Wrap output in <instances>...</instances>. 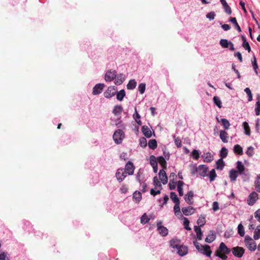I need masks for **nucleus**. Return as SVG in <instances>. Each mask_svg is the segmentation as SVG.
Returning a JSON list of instances; mask_svg holds the SVG:
<instances>
[{"mask_svg": "<svg viewBox=\"0 0 260 260\" xmlns=\"http://www.w3.org/2000/svg\"><path fill=\"white\" fill-rule=\"evenodd\" d=\"M254 216L260 222V209H258L254 213Z\"/></svg>", "mask_w": 260, "mask_h": 260, "instance_id": "774afa93", "label": "nucleus"}, {"mask_svg": "<svg viewBox=\"0 0 260 260\" xmlns=\"http://www.w3.org/2000/svg\"><path fill=\"white\" fill-rule=\"evenodd\" d=\"M125 95V92L124 89L120 90L117 93L116 99L119 101H122L123 98Z\"/></svg>", "mask_w": 260, "mask_h": 260, "instance_id": "473e14b6", "label": "nucleus"}, {"mask_svg": "<svg viewBox=\"0 0 260 260\" xmlns=\"http://www.w3.org/2000/svg\"><path fill=\"white\" fill-rule=\"evenodd\" d=\"M225 12L229 15H231L232 14V10L231 7L228 5L223 7Z\"/></svg>", "mask_w": 260, "mask_h": 260, "instance_id": "338daca9", "label": "nucleus"}, {"mask_svg": "<svg viewBox=\"0 0 260 260\" xmlns=\"http://www.w3.org/2000/svg\"><path fill=\"white\" fill-rule=\"evenodd\" d=\"M246 153L249 156H252L253 155V148L251 146L248 147Z\"/></svg>", "mask_w": 260, "mask_h": 260, "instance_id": "680f3d73", "label": "nucleus"}, {"mask_svg": "<svg viewBox=\"0 0 260 260\" xmlns=\"http://www.w3.org/2000/svg\"><path fill=\"white\" fill-rule=\"evenodd\" d=\"M159 179L163 184H166L168 182V177L165 169H161L159 171L158 174Z\"/></svg>", "mask_w": 260, "mask_h": 260, "instance_id": "9b49d317", "label": "nucleus"}, {"mask_svg": "<svg viewBox=\"0 0 260 260\" xmlns=\"http://www.w3.org/2000/svg\"><path fill=\"white\" fill-rule=\"evenodd\" d=\"M216 174L214 169L211 170L209 174L210 181H214L216 177Z\"/></svg>", "mask_w": 260, "mask_h": 260, "instance_id": "3c124183", "label": "nucleus"}, {"mask_svg": "<svg viewBox=\"0 0 260 260\" xmlns=\"http://www.w3.org/2000/svg\"><path fill=\"white\" fill-rule=\"evenodd\" d=\"M191 155L194 159L198 160L200 157L199 151L196 149L193 150L191 152Z\"/></svg>", "mask_w": 260, "mask_h": 260, "instance_id": "864d4df0", "label": "nucleus"}, {"mask_svg": "<svg viewBox=\"0 0 260 260\" xmlns=\"http://www.w3.org/2000/svg\"><path fill=\"white\" fill-rule=\"evenodd\" d=\"M193 196L194 194L193 191H189L186 194H185L184 200L187 204L191 205L192 204L191 200L193 199Z\"/></svg>", "mask_w": 260, "mask_h": 260, "instance_id": "a211bd4d", "label": "nucleus"}, {"mask_svg": "<svg viewBox=\"0 0 260 260\" xmlns=\"http://www.w3.org/2000/svg\"><path fill=\"white\" fill-rule=\"evenodd\" d=\"M142 132L143 135L147 138H150L152 136L151 131L146 125H144L142 127Z\"/></svg>", "mask_w": 260, "mask_h": 260, "instance_id": "aec40b11", "label": "nucleus"}, {"mask_svg": "<svg viewBox=\"0 0 260 260\" xmlns=\"http://www.w3.org/2000/svg\"><path fill=\"white\" fill-rule=\"evenodd\" d=\"M117 89V87L114 86H109L107 90L104 92V96L108 99L113 96L115 94Z\"/></svg>", "mask_w": 260, "mask_h": 260, "instance_id": "423d86ee", "label": "nucleus"}, {"mask_svg": "<svg viewBox=\"0 0 260 260\" xmlns=\"http://www.w3.org/2000/svg\"><path fill=\"white\" fill-rule=\"evenodd\" d=\"M228 149L225 147H222L220 152V156L221 158H225L228 155Z\"/></svg>", "mask_w": 260, "mask_h": 260, "instance_id": "a18cd8bd", "label": "nucleus"}, {"mask_svg": "<svg viewBox=\"0 0 260 260\" xmlns=\"http://www.w3.org/2000/svg\"><path fill=\"white\" fill-rule=\"evenodd\" d=\"M208 168L205 165H201L198 167V173L202 177H205Z\"/></svg>", "mask_w": 260, "mask_h": 260, "instance_id": "ddd939ff", "label": "nucleus"}, {"mask_svg": "<svg viewBox=\"0 0 260 260\" xmlns=\"http://www.w3.org/2000/svg\"><path fill=\"white\" fill-rule=\"evenodd\" d=\"M224 166V161H223L222 158L219 159L216 161V169L218 170H222L223 167Z\"/></svg>", "mask_w": 260, "mask_h": 260, "instance_id": "a19ab883", "label": "nucleus"}, {"mask_svg": "<svg viewBox=\"0 0 260 260\" xmlns=\"http://www.w3.org/2000/svg\"><path fill=\"white\" fill-rule=\"evenodd\" d=\"M255 114L257 116L260 114V102H256L255 108Z\"/></svg>", "mask_w": 260, "mask_h": 260, "instance_id": "13d9d810", "label": "nucleus"}, {"mask_svg": "<svg viewBox=\"0 0 260 260\" xmlns=\"http://www.w3.org/2000/svg\"><path fill=\"white\" fill-rule=\"evenodd\" d=\"M124 136V132L121 129H119L114 132L113 135V138L115 143L119 144L121 143Z\"/></svg>", "mask_w": 260, "mask_h": 260, "instance_id": "f03ea898", "label": "nucleus"}, {"mask_svg": "<svg viewBox=\"0 0 260 260\" xmlns=\"http://www.w3.org/2000/svg\"><path fill=\"white\" fill-rule=\"evenodd\" d=\"M245 243L248 249L251 251H254L256 248V243L249 236L245 238Z\"/></svg>", "mask_w": 260, "mask_h": 260, "instance_id": "7ed1b4c3", "label": "nucleus"}, {"mask_svg": "<svg viewBox=\"0 0 260 260\" xmlns=\"http://www.w3.org/2000/svg\"><path fill=\"white\" fill-rule=\"evenodd\" d=\"M146 84L145 83H140L139 85L138 88L140 93L143 94L145 90Z\"/></svg>", "mask_w": 260, "mask_h": 260, "instance_id": "4d7b16f0", "label": "nucleus"}, {"mask_svg": "<svg viewBox=\"0 0 260 260\" xmlns=\"http://www.w3.org/2000/svg\"><path fill=\"white\" fill-rule=\"evenodd\" d=\"M231 42H228L226 39H221L220 41V45L224 48H228L229 47V45Z\"/></svg>", "mask_w": 260, "mask_h": 260, "instance_id": "37998d69", "label": "nucleus"}, {"mask_svg": "<svg viewBox=\"0 0 260 260\" xmlns=\"http://www.w3.org/2000/svg\"><path fill=\"white\" fill-rule=\"evenodd\" d=\"M244 91L246 93V94H247L248 95V101L249 102H250L252 100V94L251 93V91L250 89L249 88H246L245 89H244Z\"/></svg>", "mask_w": 260, "mask_h": 260, "instance_id": "603ef678", "label": "nucleus"}, {"mask_svg": "<svg viewBox=\"0 0 260 260\" xmlns=\"http://www.w3.org/2000/svg\"><path fill=\"white\" fill-rule=\"evenodd\" d=\"M242 46L244 48V49L248 51V52L251 51V48L250 45L248 42H243Z\"/></svg>", "mask_w": 260, "mask_h": 260, "instance_id": "0e129e2a", "label": "nucleus"}, {"mask_svg": "<svg viewBox=\"0 0 260 260\" xmlns=\"http://www.w3.org/2000/svg\"><path fill=\"white\" fill-rule=\"evenodd\" d=\"M253 238L254 240H258L260 239V224L256 228L254 232Z\"/></svg>", "mask_w": 260, "mask_h": 260, "instance_id": "f704fd0d", "label": "nucleus"}, {"mask_svg": "<svg viewBox=\"0 0 260 260\" xmlns=\"http://www.w3.org/2000/svg\"><path fill=\"white\" fill-rule=\"evenodd\" d=\"M237 169L238 170V172H239L240 174H242V173L245 170V167L241 161H238L237 162Z\"/></svg>", "mask_w": 260, "mask_h": 260, "instance_id": "c756f323", "label": "nucleus"}, {"mask_svg": "<svg viewBox=\"0 0 260 260\" xmlns=\"http://www.w3.org/2000/svg\"><path fill=\"white\" fill-rule=\"evenodd\" d=\"M104 86V84L99 83L96 84L93 88L92 94L93 95H97L101 93L103 91Z\"/></svg>", "mask_w": 260, "mask_h": 260, "instance_id": "1a4fd4ad", "label": "nucleus"}, {"mask_svg": "<svg viewBox=\"0 0 260 260\" xmlns=\"http://www.w3.org/2000/svg\"><path fill=\"white\" fill-rule=\"evenodd\" d=\"M170 198L175 204L180 203L179 199L175 192H171L170 193Z\"/></svg>", "mask_w": 260, "mask_h": 260, "instance_id": "4c0bfd02", "label": "nucleus"}, {"mask_svg": "<svg viewBox=\"0 0 260 260\" xmlns=\"http://www.w3.org/2000/svg\"><path fill=\"white\" fill-rule=\"evenodd\" d=\"M178 254L181 256L185 255L188 253L187 247L181 245L177 249Z\"/></svg>", "mask_w": 260, "mask_h": 260, "instance_id": "2eb2a0df", "label": "nucleus"}, {"mask_svg": "<svg viewBox=\"0 0 260 260\" xmlns=\"http://www.w3.org/2000/svg\"><path fill=\"white\" fill-rule=\"evenodd\" d=\"M213 102L214 104L219 108L221 107V102L218 96H214L213 97Z\"/></svg>", "mask_w": 260, "mask_h": 260, "instance_id": "09e8293b", "label": "nucleus"}, {"mask_svg": "<svg viewBox=\"0 0 260 260\" xmlns=\"http://www.w3.org/2000/svg\"><path fill=\"white\" fill-rule=\"evenodd\" d=\"M231 251L233 254L238 257H241L245 252V250L243 247L239 246L233 247Z\"/></svg>", "mask_w": 260, "mask_h": 260, "instance_id": "0eeeda50", "label": "nucleus"}, {"mask_svg": "<svg viewBox=\"0 0 260 260\" xmlns=\"http://www.w3.org/2000/svg\"><path fill=\"white\" fill-rule=\"evenodd\" d=\"M116 78L115 83L118 85L122 84L125 79V76L123 74H120L117 76L116 75Z\"/></svg>", "mask_w": 260, "mask_h": 260, "instance_id": "f3484780", "label": "nucleus"}, {"mask_svg": "<svg viewBox=\"0 0 260 260\" xmlns=\"http://www.w3.org/2000/svg\"><path fill=\"white\" fill-rule=\"evenodd\" d=\"M194 245L196 247V249L199 251V252H202V249L204 247V245H203L199 243L198 242H193Z\"/></svg>", "mask_w": 260, "mask_h": 260, "instance_id": "5fc2aeb1", "label": "nucleus"}, {"mask_svg": "<svg viewBox=\"0 0 260 260\" xmlns=\"http://www.w3.org/2000/svg\"><path fill=\"white\" fill-rule=\"evenodd\" d=\"M254 186L256 191L260 192V174L256 177V179L254 182Z\"/></svg>", "mask_w": 260, "mask_h": 260, "instance_id": "e433bc0d", "label": "nucleus"}, {"mask_svg": "<svg viewBox=\"0 0 260 260\" xmlns=\"http://www.w3.org/2000/svg\"><path fill=\"white\" fill-rule=\"evenodd\" d=\"M133 198L136 200L137 203H139L142 199L141 193L139 191H136L133 194Z\"/></svg>", "mask_w": 260, "mask_h": 260, "instance_id": "c9c22d12", "label": "nucleus"}, {"mask_svg": "<svg viewBox=\"0 0 260 260\" xmlns=\"http://www.w3.org/2000/svg\"><path fill=\"white\" fill-rule=\"evenodd\" d=\"M170 244L172 248L177 249L181 245V241L177 239H173L170 241Z\"/></svg>", "mask_w": 260, "mask_h": 260, "instance_id": "6ab92c4d", "label": "nucleus"}, {"mask_svg": "<svg viewBox=\"0 0 260 260\" xmlns=\"http://www.w3.org/2000/svg\"><path fill=\"white\" fill-rule=\"evenodd\" d=\"M135 113L133 115V117L135 119L136 122L137 123V124L139 125H142V122L140 120L141 117H140V115L139 114V113H138L136 108H135Z\"/></svg>", "mask_w": 260, "mask_h": 260, "instance_id": "7c9ffc66", "label": "nucleus"}, {"mask_svg": "<svg viewBox=\"0 0 260 260\" xmlns=\"http://www.w3.org/2000/svg\"><path fill=\"white\" fill-rule=\"evenodd\" d=\"M136 85H137V82L135 81V80H134V79L131 80H129V82L127 84V88L128 89L132 90V89H134L136 87Z\"/></svg>", "mask_w": 260, "mask_h": 260, "instance_id": "2f4dec72", "label": "nucleus"}, {"mask_svg": "<svg viewBox=\"0 0 260 260\" xmlns=\"http://www.w3.org/2000/svg\"><path fill=\"white\" fill-rule=\"evenodd\" d=\"M216 237V235L214 233V232L210 231L209 234L205 239V241L207 243H211L215 240Z\"/></svg>", "mask_w": 260, "mask_h": 260, "instance_id": "dca6fc26", "label": "nucleus"}, {"mask_svg": "<svg viewBox=\"0 0 260 260\" xmlns=\"http://www.w3.org/2000/svg\"><path fill=\"white\" fill-rule=\"evenodd\" d=\"M221 122L225 129H229L230 126V123L229 121L225 118H222L221 119Z\"/></svg>", "mask_w": 260, "mask_h": 260, "instance_id": "79ce46f5", "label": "nucleus"}, {"mask_svg": "<svg viewBox=\"0 0 260 260\" xmlns=\"http://www.w3.org/2000/svg\"><path fill=\"white\" fill-rule=\"evenodd\" d=\"M149 220V218H148L146 214H144L141 218V222L143 224H145L148 222Z\"/></svg>", "mask_w": 260, "mask_h": 260, "instance_id": "6e6d98bb", "label": "nucleus"}, {"mask_svg": "<svg viewBox=\"0 0 260 260\" xmlns=\"http://www.w3.org/2000/svg\"><path fill=\"white\" fill-rule=\"evenodd\" d=\"M194 230L197 234V239L199 240H201L202 239V232L200 226H194Z\"/></svg>", "mask_w": 260, "mask_h": 260, "instance_id": "bb28decb", "label": "nucleus"}, {"mask_svg": "<svg viewBox=\"0 0 260 260\" xmlns=\"http://www.w3.org/2000/svg\"><path fill=\"white\" fill-rule=\"evenodd\" d=\"M238 233L241 237L245 235L244 229L242 223H240L238 226Z\"/></svg>", "mask_w": 260, "mask_h": 260, "instance_id": "c03bdc74", "label": "nucleus"}, {"mask_svg": "<svg viewBox=\"0 0 260 260\" xmlns=\"http://www.w3.org/2000/svg\"><path fill=\"white\" fill-rule=\"evenodd\" d=\"M126 174L123 169H118L116 173V177L119 182H121L126 177Z\"/></svg>", "mask_w": 260, "mask_h": 260, "instance_id": "f8f14e48", "label": "nucleus"}, {"mask_svg": "<svg viewBox=\"0 0 260 260\" xmlns=\"http://www.w3.org/2000/svg\"><path fill=\"white\" fill-rule=\"evenodd\" d=\"M243 128L245 131V134L246 135L250 136V129L248 123L247 122H244L243 123Z\"/></svg>", "mask_w": 260, "mask_h": 260, "instance_id": "58836bf2", "label": "nucleus"}, {"mask_svg": "<svg viewBox=\"0 0 260 260\" xmlns=\"http://www.w3.org/2000/svg\"><path fill=\"white\" fill-rule=\"evenodd\" d=\"M157 162L162 167V169H167V162L163 156H160L157 158Z\"/></svg>", "mask_w": 260, "mask_h": 260, "instance_id": "b1692460", "label": "nucleus"}, {"mask_svg": "<svg viewBox=\"0 0 260 260\" xmlns=\"http://www.w3.org/2000/svg\"><path fill=\"white\" fill-rule=\"evenodd\" d=\"M149 147L152 149H155L157 146V142L155 139L150 140L148 142Z\"/></svg>", "mask_w": 260, "mask_h": 260, "instance_id": "ea45409f", "label": "nucleus"}, {"mask_svg": "<svg viewBox=\"0 0 260 260\" xmlns=\"http://www.w3.org/2000/svg\"><path fill=\"white\" fill-rule=\"evenodd\" d=\"M258 199V194L255 191H252L248 196L247 203L250 206H253Z\"/></svg>", "mask_w": 260, "mask_h": 260, "instance_id": "20e7f679", "label": "nucleus"}, {"mask_svg": "<svg viewBox=\"0 0 260 260\" xmlns=\"http://www.w3.org/2000/svg\"><path fill=\"white\" fill-rule=\"evenodd\" d=\"M204 161L210 162L213 160V156L210 152L204 153L202 155Z\"/></svg>", "mask_w": 260, "mask_h": 260, "instance_id": "4be33fe9", "label": "nucleus"}, {"mask_svg": "<svg viewBox=\"0 0 260 260\" xmlns=\"http://www.w3.org/2000/svg\"><path fill=\"white\" fill-rule=\"evenodd\" d=\"M219 137L221 141L223 143H227L228 142L229 136L227 132L225 131H220Z\"/></svg>", "mask_w": 260, "mask_h": 260, "instance_id": "412c9836", "label": "nucleus"}, {"mask_svg": "<svg viewBox=\"0 0 260 260\" xmlns=\"http://www.w3.org/2000/svg\"><path fill=\"white\" fill-rule=\"evenodd\" d=\"M201 253L206 255L208 257L210 256L212 253V251L210 249V246L208 245H204L202 249V252H201Z\"/></svg>", "mask_w": 260, "mask_h": 260, "instance_id": "5701e85b", "label": "nucleus"}, {"mask_svg": "<svg viewBox=\"0 0 260 260\" xmlns=\"http://www.w3.org/2000/svg\"><path fill=\"white\" fill-rule=\"evenodd\" d=\"M229 177L231 181H235L238 177V171L234 169H232L230 171Z\"/></svg>", "mask_w": 260, "mask_h": 260, "instance_id": "393cba45", "label": "nucleus"}, {"mask_svg": "<svg viewBox=\"0 0 260 260\" xmlns=\"http://www.w3.org/2000/svg\"><path fill=\"white\" fill-rule=\"evenodd\" d=\"M234 152L235 154L241 155L243 154V148L240 145L236 144L234 147Z\"/></svg>", "mask_w": 260, "mask_h": 260, "instance_id": "a878e982", "label": "nucleus"}, {"mask_svg": "<svg viewBox=\"0 0 260 260\" xmlns=\"http://www.w3.org/2000/svg\"><path fill=\"white\" fill-rule=\"evenodd\" d=\"M174 211L176 216H180V217H183L182 215L180 213V203L175 204V206L174 207Z\"/></svg>", "mask_w": 260, "mask_h": 260, "instance_id": "cd10ccee", "label": "nucleus"}, {"mask_svg": "<svg viewBox=\"0 0 260 260\" xmlns=\"http://www.w3.org/2000/svg\"><path fill=\"white\" fill-rule=\"evenodd\" d=\"M206 223L205 218L204 216H201L197 221V223L199 225V226H203Z\"/></svg>", "mask_w": 260, "mask_h": 260, "instance_id": "de8ad7c7", "label": "nucleus"}, {"mask_svg": "<svg viewBox=\"0 0 260 260\" xmlns=\"http://www.w3.org/2000/svg\"><path fill=\"white\" fill-rule=\"evenodd\" d=\"M175 143L177 147H180L182 146V141L179 138H175Z\"/></svg>", "mask_w": 260, "mask_h": 260, "instance_id": "69168bd1", "label": "nucleus"}, {"mask_svg": "<svg viewBox=\"0 0 260 260\" xmlns=\"http://www.w3.org/2000/svg\"><path fill=\"white\" fill-rule=\"evenodd\" d=\"M134 170V164L132 162L128 161L125 165V172L129 175H131L133 174Z\"/></svg>", "mask_w": 260, "mask_h": 260, "instance_id": "9d476101", "label": "nucleus"}, {"mask_svg": "<svg viewBox=\"0 0 260 260\" xmlns=\"http://www.w3.org/2000/svg\"><path fill=\"white\" fill-rule=\"evenodd\" d=\"M162 221H158L157 222L156 226L159 234L163 237H165L168 234V230L167 228L162 226Z\"/></svg>", "mask_w": 260, "mask_h": 260, "instance_id": "39448f33", "label": "nucleus"}, {"mask_svg": "<svg viewBox=\"0 0 260 260\" xmlns=\"http://www.w3.org/2000/svg\"><path fill=\"white\" fill-rule=\"evenodd\" d=\"M183 214L186 216H189L193 214L195 212V209L191 206L188 207H183L182 208Z\"/></svg>", "mask_w": 260, "mask_h": 260, "instance_id": "4468645a", "label": "nucleus"}, {"mask_svg": "<svg viewBox=\"0 0 260 260\" xmlns=\"http://www.w3.org/2000/svg\"><path fill=\"white\" fill-rule=\"evenodd\" d=\"M253 68L256 73L257 74V69L258 68V65L256 62V59L255 56H253V60L252 61Z\"/></svg>", "mask_w": 260, "mask_h": 260, "instance_id": "052dcab7", "label": "nucleus"}, {"mask_svg": "<svg viewBox=\"0 0 260 260\" xmlns=\"http://www.w3.org/2000/svg\"><path fill=\"white\" fill-rule=\"evenodd\" d=\"M153 183L155 185V188H156L157 187H159L160 189H162V186L159 181L158 180L157 177H154L153 178Z\"/></svg>", "mask_w": 260, "mask_h": 260, "instance_id": "8fccbe9b", "label": "nucleus"}, {"mask_svg": "<svg viewBox=\"0 0 260 260\" xmlns=\"http://www.w3.org/2000/svg\"><path fill=\"white\" fill-rule=\"evenodd\" d=\"M215 16H216V14H215V12H211L210 13H208L206 15V17L207 18H208L209 20H212L214 19Z\"/></svg>", "mask_w": 260, "mask_h": 260, "instance_id": "e2e57ef3", "label": "nucleus"}, {"mask_svg": "<svg viewBox=\"0 0 260 260\" xmlns=\"http://www.w3.org/2000/svg\"><path fill=\"white\" fill-rule=\"evenodd\" d=\"M189 221L188 220L187 218L184 217L183 224L184 226V228L187 230H191V229L189 226Z\"/></svg>", "mask_w": 260, "mask_h": 260, "instance_id": "bf43d9fd", "label": "nucleus"}, {"mask_svg": "<svg viewBox=\"0 0 260 260\" xmlns=\"http://www.w3.org/2000/svg\"><path fill=\"white\" fill-rule=\"evenodd\" d=\"M150 164L152 167L157 165V158L153 155L150 156Z\"/></svg>", "mask_w": 260, "mask_h": 260, "instance_id": "49530a36", "label": "nucleus"}, {"mask_svg": "<svg viewBox=\"0 0 260 260\" xmlns=\"http://www.w3.org/2000/svg\"><path fill=\"white\" fill-rule=\"evenodd\" d=\"M230 21L234 24L235 28L239 32L241 31V27L239 25L237 21L236 18L235 17H231L230 19Z\"/></svg>", "mask_w": 260, "mask_h": 260, "instance_id": "72a5a7b5", "label": "nucleus"}, {"mask_svg": "<svg viewBox=\"0 0 260 260\" xmlns=\"http://www.w3.org/2000/svg\"><path fill=\"white\" fill-rule=\"evenodd\" d=\"M123 108L121 106H115L113 110V113L115 115H119L122 112Z\"/></svg>", "mask_w": 260, "mask_h": 260, "instance_id": "c85d7f7f", "label": "nucleus"}, {"mask_svg": "<svg viewBox=\"0 0 260 260\" xmlns=\"http://www.w3.org/2000/svg\"><path fill=\"white\" fill-rule=\"evenodd\" d=\"M116 77V72L114 71H108L105 74V79L106 81H111Z\"/></svg>", "mask_w": 260, "mask_h": 260, "instance_id": "6e6552de", "label": "nucleus"}, {"mask_svg": "<svg viewBox=\"0 0 260 260\" xmlns=\"http://www.w3.org/2000/svg\"><path fill=\"white\" fill-rule=\"evenodd\" d=\"M231 251V250L223 242H221L218 248L215 251V255L223 260H225L228 258L226 254H229Z\"/></svg>", "mask_w": 260, "mask_h": 260, "instance_id": "f257e3e1", "label": "nucleus"}]
</instances>
